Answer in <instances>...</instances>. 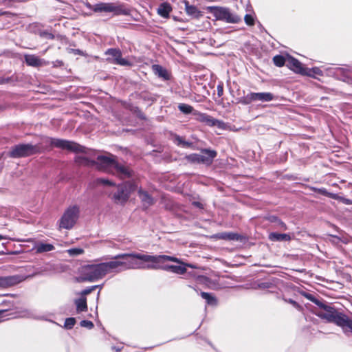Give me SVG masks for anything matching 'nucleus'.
<instances>
[{
    "instance_id": "f704fd0d",
    "label": "nucleus",
    "mask_w": 352,
    "mask_h": 352,
    "mask_svg": "<svg viewBox=\"0 0 352 352\" xmlns=\"http://www.w3.org/2000/svg\"><path fill=\"white\" fill-rule=\"evenodd\" d=\"M193 115L196 116L197 121L202 123H204L207 116H208V114L206 113H201L199 111H195V112H193Z\"/></svg>"
},
{
    "instance_id": "423d86ee",
    "label": "nucleus",
    "mask_w": 352,
    "mask_h": 352,
    "mask_svg": "<svg viewBox=\"0 0 352 352\" xmlns=\"http://www.w3.org/2000/svg\"><path fill=\"white\" fill-rule=\"evenodd\" d=\"M79 216V208L77 206L68 208L60 220V228L72 229L76 224Z\"/></svg>"
},
{
    "instance_id": "5701e85b",
    "label": "nucleus",
    "mask_w": 352,
    "mask_h": 352,
    "mask_svg": "<svg viewBox=\"0 0 352 352\" xmlns=\"http://www.w3.org/2000/svg\"><path fill=\"white\" fill-rule=\"evenodd\" d=\"M172 11V7L169 3L164 2L160 5L157 8V13L164 18H168Z\"/></svg>"
},
{
    "instance_id": "0eeeda50",
    "label": "nucleus",
    "mask_w": 352,
    "mask_h": 352,
    "mask_svg": "<svg viewBox=\"0 0 352 352\" xmlns=\"http://www.w3.org/2000/svg\"><path fill=\"white\" fill-rule=\"evenodd\" d=\"M104 54L108 56L106 60L109 63L128 67L133 65L131 61L122 58V53L119 48H109L105 51Z\"/></svg>"
},
{
    "instance_id": "4468645a",
    "label": "nucleus",
    "mask_w": 352,
    "mask_h": 352,
    "mask_svg": "<svg viewBox=\"0 0 352 352\" xmlns=\"http://www.w3.org/2000/svg\"><path fill=\"white\" fill-rule=\"evenodd\" d=\"M129 192H127L122 185L118 186V191L113 193L112 198L117 204H124L129 199Z\"/></svg>"
},
{
    "instance_id": "4c0bfd02",
    "label": "nucleus",
    "mask_w": 352,
    "mask_h": 352,
    "mask_svg": "<svg viewBox=\"0 0 352 352\" xmlns=\"http://www.w3.org/2000/svg\"><path fill=\"white\" fill-rule=\"evenodd\" d=\"M201 296L203 298L207 300L209 304H214L216 302V300L210 294L206 292H201Z\"/></svg>"
},
{
    "instance_id": "a18cd8bd",
    "label": "nucleus",
    "mask_w": 352,
    "mask_h": 352,
    "mask_svg": "<svg viewBox=\"0 0 352 352\" xmlns=\"http://www.w3.org/2000/svg\"><path fill=\"white\" fill-rule=\"evenodd\" d=\"M217 95L221 97L223 94V87L222 85H219L217 87Z\"/></svg>"
},
{
    "instance_id": "1a4fd4ad",
    "label": "nucleus",
    "mask_w": 352,
    "mask_h": 352,
    "mask_svg": "<svg viewBox=\"0 0 352 352\" xmlns=\"http://www.w3.org/2000/svg\"><path fill=\"white\" fill-rule=\"evenodd\" d=\"M211 9L214 16L219 20L232 23H237L241 20L240 16L231 13L230 10L227 8L215 6L212 7Z\"/></svg>"
},
{
    "instance_id": "6ab92c4d",
    "label": "nucleus",
    "mask_w": 352,
    "mask_h": 352,
    "mask_svg": "<svg viewBox=\"0 0 352 352\" xmlns=\"http://www.w3.org/2000/svg\"><path fill=\"white\" fill-rule=\"evenodd\" d=\"M337 324L341 327L344 331H352V320L344 314H341L338 318Z\"/></svg>"
},
{
    "instance_id": "3c124183",
    "label": "nucleus",
    "mask_w": 352,
    "mask_h": 352,
    "mask_svg": "<svg viewBox=\"0 0 352 352\" xmlns=\"http://www.w3.org/2000/svg\"><path fill=\"white\" fill-rule=\"evenodd\" d=\"M206 154H211V155L216 154L215 151H211L209 150H206Z\"/></svg>"
},
{
    "instance_id": "8fccbe9b",
    "label": "nucleus",
    "mask_w": 352,
    "mask_h": 352,
    "mask_svg": "<svg viewBox=\"0 0 352 352\" xmlns=\"http://www.w3.org/2000/svg\"><path fill=\"white\" fill-rule=\"evenodd\" d=\"M6 312V310H0V322L3 320V314Z\"/></svg>"
},
{
    "instance_id": "9d476101",
    "label": "nucleus",
    "mask_w": 352,
    "mask_h": 352,
    "mask_svg": "<svg viewBox=\"0 0 352 352\" xmlns=\"http://www.w3.org/2000/svg\"><path fill=\"white\" fill-rule=\"evenodd\" d=\"M286 66L296 74L301 75L310 76L307 72V68L303 67V65L296 58L289 56L287 59Z\"/></svg>"
},
{
    "instance_id": "a19ab883",
    "label": "nucleus",
    "mask_w": 352,
    "mask_h": 352,
    "mask_svg": "<svg viewBox=\"0 0 352 352\" xmlns=\"http://www.w3.org/2000/svg\"><path fill=\"white\" fill-rule=\"evenodd\" d=\"M244 21H245V23L250 26H252L255 23L254 17L251 14H247L245 15Z\"/></svg>"
},
{
    "instance_id": "6e6d98bb",
    "label": "nucleus",
    "mask_w": 352,
    "mask_h": 352,
    "mask_svg": "<svg viewBox=\"0 0 352 352\" xmlns=\"http://www.w3.org/2000/svg\"><path fill=\"white\" fill-rule=\"evenodd\" d=\"M280 224H281L282 228H283L284 229H286V226H285V223H281Z\"/></svg>"
},
{
    "instance_id": "37998d69",
    "label": "nucleus",
    "mask_w": 352,
    "mask_h": 352,
    "mask_svg": "<svg viewBox=\"0 0 352 352\" xmlns=\"http://www.w3.org/2000/svg\"><path fill=\"white\" fill-rule=\"evenodd\" d=\"M96 287H98L97 285L90 287L87 289H84L81 292L80 294L82 296V297H85V296L89 294L91 292H93Z\"/></svg>"
},
{
    "instance_id": "bb28decb",
    "label": "nucleus",
    "mask_w": 352,
    "mask_h": 352,
    "mask_svg": "<svg viewBox=\"0 0 352 352\" xmlns=\"http://www.w3.org/2000/svg\"><path fill=\"white\" fill-rule=\"evenodd\" d=\"M185 4V10L186 13L188 15L194 16H198L199 14V11L195 6H191L189 4V2L186 0L184 1Z\"/></svg>"
},
{
    "instance_id": "9b49d317",
    "label": "nucleus",
    "mask_w": 352,
    "mask_h": 352,
    "mask_svg": "<svg viewBox=\"0 0 352 352\" xmlns=\"http://www.w3.org/2000/svg\"><path fill=\"white\" fill-rule=\"evenodd\" d=\"M113 259L114 261L102 263L106 274L111 272H120L124 270L122 259L116 260L115 257Z\"/></svg>"
},
{
    "instance_id": "ea45409f",
    "label": "nucleus",
    "mask_w": 352,
    "mask_h": 352,
    "mask_svg": "<svg viewBox=\"0 0 352 352\" xmlns=\"http://www.w3.org/2000/svg\"><path fill=\"white\" fill-rule=\"evenodd\" d=\"M39 36L42 38H45L50 40H53L55 38L54 35L52 33L49 32L46 30L41 32L39 33Z\"/></svg>"
},
{
    "instance_id": "79ce46f5",
    "label": "nucleus",
    "mask_w": 352,
    "mask_h": 352,
    "mask_svg": "<svg viewBox=\"0 0 352 352\" xmlns=\"http://www.w3.org/2000/svg\"><path fill=\"white\" fill-rule=\"evenodd\" d=\"M76 323V320L74 318H69L65 320V327L67 329H72Z\"/></svg>"
},
{
    "instance_id": "f03ea898",
    "label": "nucleus",
    "mask_w": 352,
    "mask_h": 352,
    "mask_svg": "<svg viewBox=\"0 0 352 352\" xmlns=\"http://www.w3.org/2000/svg\"><path fill=\"white\" fill-rule=\"evenodd\" d=\"M90 155H77L75 162L80 165L94 167L101 171L117 174L121 179L129 178L133 171L126 166L120 164L114 155H97L91 158Z\"/></svg>"
},
{
    "instance_id": "7c9ffc66",
    "label": "nucleus",
    "mask_w": 352,
    "mask_h": 352,
    "mask_svg": "<svg viewBox=\"0 0 352 352\" xmlns=\"http://www.w3.org/2000/svg\"><path fill=\"white\" fill-rule=\"evenodd\" d=\"M216 237L218 239H222L225 240H238L239 235L234 232H222L217 234Z\"/></svg>"
},
{
    "instance_id": "ddd939ff",
    "label": "nucleus",
    "mask_w": 352,
    "mask_h": 352,
    "mask_svg": "<svg viewBox=\"0 0 352 352\" xmlns=\"http://www.w3.org/2000/svg\"><path fill=\"white\" fill-rule=\"evenodd\" d=\"M138 195L144 208H149L155 202V199L148 193V192L145 191L142 188L138 189Z\"/></svg>"
},
{
    "instance_id": "412c9836",
    "label": "nucleus",
    "mask_w": 352,
    "mask_h": 352,
    "mask_svg": "<svg viewBox=\"0 0 352 352\" xmlns=\"http://www.w3.org/2000/svg\"><path fill=\"white\" fill-rule=\"evenodd\" d=\"M20 281L21 280H19V278L16 276H0V287L6 288L10 287L19 283Z\"/></svg>"
},
{
    "instance_id": "aec40b11",
    "label": "nucleus",
    "mask_w": 352,
    "mask_h": 352,
    "mask_svg": "<svg viewBox=\"0 0 352 352\" xmlns=\"http://www.w3.org/2000/svg\"><path fill=\"white\" fill-rule=\"evenodd\" d=\"M204 124L208 126H217L221 129H225L226 128V124L223 121L216 119L210 115L207 116Z\"/></svg>"
},
{
    "instance_id": "b1692460",
    "label": "nucleus",
    "mask_w": 352,
    "mask_h": 352,
    "mask_svg": "<svg viewBox=\"0 0 352 352\" xmlns=\"http://www.w3.org/2000/svg\"><path fill=\"white\" fill-rule=\"evenodd\" d=\"M24 58L26 64L29 66L38 67L41 65V60L36 55L28 54Z\"/></svg>"
},
{
    "instance_id": "603ef678",
    "label": "nucleus",
    "mask_w": 352,
    "mask_h": 352,
    "mask_svg": "<svg viewBox=\"0 0 352 352\" xmlns=\"http://www.w3.org/2000/svg\"><path fill=\"white\" fill-rule=\"evenodd\" d=\"M193 204L195 205L197 207H199V208L201 207V204L200 203H199V202H194Z\"/></svg>"
},
{
    "instance_id": "39448f33",
    "label": "nucleus",
    "mask_w": 352,
    "mask_h": 352,
    "mask_svg": "<svg viewBox=\"0 0 352 352\" xmlns=\"http://www.w3.org/2000/svg\"><path fill=\"white\" fill-rule=\"evenodd\" d=\"M48 143L50 146L57 148L71 153L76 154H87L89 153V149L83 146L74 141H70L59 138H49Z\"/></svg>"
},
{
    "instance_id": "4d7b16f0",
    "label": "nucleus",
    "mask_w": 352,
    "mask_h": 352,
    "mask_svg": "<svg viewBox=\"0 0 352 352\" xmlns=\"http://www.w3.org/2000/svg\"><path fill=\"white\" fill-rule=\"evenodd\" d=\"M8 14V12H5L2 13L1 14Z\"/></svg>"
},
{
    "instance_id": "6e6552de",
    "label": "nucleus",
    "mask_w": 352,
    "mask_h": 352,
    "mask_svg": "<svg viewBox=\"0 0 352 352\" xmlns=\"http://www.w3.org/2000/svg\"><path fill=\"white\" fill-rule=\"evenodd\" d=\"M274 98V96L272 93L269 92H251L246 96L240 98L238 102L243 105H248L251 104L252 102L258 100L262 102L272 101Z\"/></svg>"
},
{
    "instance_id": "58836bf2",
    "label": "nucleus",
    "mask_w": 352,
    "mask_h": 352,
    "mask_svg": "<svg viewBox=\"0 0 352 352\" xmlns=\"http://www.w3.org/2000/svg\"><path fill=\"white\" fill-rule=\"evenodd\" d=\"M67 253L72 256H77L84 253V250L82 248H72L67 250Z\"/></svg>"
},
{
    "instance_id": "f257e3e1",
    "label": "nucleus",
    "mask_w": 352,
    "mask_h": 352,
    "mask_svg": "<svg viewBox=\"0 0 352 352\" xmlns=\"http://www.w3.org/2000/svg\"><path fill=\"white\" fill-rule=\"evenodd\" d=\"M116 260L122 259L124 270H157L160 263L166 261H173L179 264L183 262L174 256L167 255H149L140 253L120 254L115 256Z\"/></svg>"
},
{
    "instance_id": "393cba45",
    "label": "nucleus",
    "mask_w": 352,
    "mask_h": 352,
    "mask_svg": "<svg viewBox=\"0 0 352 352\" xmlns=\"http://www.w3.org/2000/svg\"><path fill=\"white\" fill-rule=\"evenodd\" d=\"M34 249L36 250V253H43L53 250L54 247L52 244L39 243L35 245Z\"/></svg>"
},
{
    "instance_id": "f8f14e48",
    "label": "nucleus",
    "mask_w": 352,
    "mask_h": 352,
    "mask_svg": "<svg viewBox=\"0 0 352 352\" xmlns=\"http://www.w3.org/2000/svg\"><path fill=\"white\" fill-rule=\"evenodd\" d=\"M341 313L337 312L333 308L325 307L324 311L320 314V316L327 319L329 322H333L337 324L338 318H340Z\"/></svg>"
},
{
    "instance_id": "e433bc0d",
    "label": "nucleus",
    "mask_w": 352,
    "mask_h": 352,
    "mask_svg": "<svg viewBox=\"0 0 352 352\" xmlns=\"http://www.w3.org/2000/svg\"><path fill=\"white\" fill-rule=\"evenodd\" d=\"M131 111H133V113L136 114L137 117L140 118V120H144L146 119L145 114L142 111V110L138 107H133L131 109Z\"/></svg>"
},
{
    "instance_id": "f3484780",
    "label": "nucleus",
    "mask_w": 352,
    "mask_h": 352,
    "mask_svg": "<svg viewBox=\"0 0 352 352\" xmlns=\"http://www.w3.org/2000/svg\"><path fill=\"white\" fill-rule=\"evenodd\" d=\"M34 146L30 144H18L14 146L10 154H28L34 150Z\"/></svg>"
},
{
    "instance_id": "13d9d810",
    "label": "nucleus",
    "mask_w": 352,
    "mask_h": 352,
    "mask_svg": "<svg viewBox=\"0 0 352 352\" xmlns=\"http://www.w3.org/2000/svg\"><path fill=\"white\" fill-rule=\"evenodd\" d=\"M2 109L1 107H0V111Z\"/></svg>"
},
{
    "instance_id": "dca6fc26",
    "label": "nucleus",
    "mask_w": 352,
    "mask_h": 352,
    "mask_svg": "<svg viewBox=\"0 0 352 352\" xmlns=\"http://www.w3.org/2000/svg\"><path fill=\"white\" fill-rule=\"evenodd\" d=\"M214 155H187L188 161L197 163H202L206 165L210 164Z\"/></svg>"
},
{
    "instance_id": "09e8293b",
    "label": "nucleus",
    "mask_w": 352,
    "mask_h": 352,
    "mask_svg": "<svg viewBox=\"0 0 352 352\" xmlns=\"http://www.w3.org/2000/svg\"><path fill=\"white\" fill-rule=\"evenodd\" d=\"M8 239L6 236H3V235H1L0 234V241L1 240H3V239ZM4 254V252H0V255H3Z\"/></svg>"
},
{
    "instance_id": "864d4df0",
    "label": "nucleus",
    "mask_w": 352,
    "mask_h": 352,
    "mask_svg": "<svg viewBox=\"0 0 352 352\" xmlns=\"http://www.w3.org/2000/svg\"><path fill=\"white\" fill-rule=\"evenodd\" d=\"M314 70L316 74H318L319 72H321V71L318 68H315V69H314Z\"/></svg>"
},
{
    "instance_id": "c03bdc74",
    "label": "nucleus",
    "mask_w": 352,
    "mask_h": 352,
    "mask_svg": "<svg viewBox=\"0 0 352 352\" xmlns=\"http://www.w3.org/2000/svg\"><path fill=\"white\" fill-rule=\"evenodd\" d=\"M80 325L88 329H91L94 327V324L91 321L82 320L80 322Z\"/></svg>"
},
{
    "instance_id": "20e7f679",
    "label": "nucleus",
    "mask_w": 352,
    "mask_h": 352,
    "mask_svg": "<svg viewBox=\"0 0 352 352\" xmlns=\"http://www.w3.org/2000/svg\"><path fill=\"white\" fill-rule=\"evenodd\" d=\"M81 276L77 278L78 282L95 281L106 275L102 263L99 264L87 265L80 269Z\"/></svg>"
},
{
    "instance_id": "c756f323",
    "label": "nucleus",
    "mask_w": 352,
    "mask_h": 352,
    "mask_svg": "<svg viewBox=\"0 0 352 352\" xmlns=\"http://www.w3.org/2000/svg\"><path fill=\"white\" fill-rule=\"evenodd\" d=\"M320 192H322L324 195H326L329 196V197H331V198L334 199H338V200L342 201V203H344L345 204H348V205L352 204V201L351 200L346 199V198H344V197H340V196H338L336 194L328 193V192H326L325 190H320Z\"/></svg>"
},
{
    "instance_id": "2f4dec72",
    "label": "nucleus",
    "mask_w": 352,
    "mask_h": 352,
    "mask_svg": "<svg viewBox=\"0 0 352 352\" xmlns=\"http://www.w3.org/2000/svg\"><path fill=\"white\" fill-rule=\"evenodd\" d=\"M122 187L125 189V190L129 192V196L131 192L137 190L138 191V184L135 182H126L122 185Z\"/></svg>"
},
{
    "instance_id": "c9c22d12",
    "label": "nucleus",
    "mask_w": 352,
    "mask_h": 352,
    "mask_svg": "<svg viewBox=\"0 0 352 352\" xmlns=\"http://www.w3.org/2000/svg\"><path fill=\"white\" fill-rule=\"evenodd\" d=\"M175 142L178 146H182L183 147H190L192 143L186 142L183 138L176 135Z\"/></svg>"
},
{
    "instance_id": "cd10ccee",
    "label": "nucleus",
    "mask_w": 352,
    "mask_h": 352,
    "mask_svg": "<svg viewBox=\"0 0 352 352\" xmlns=\"http://www.w3.org/2000/svg\"><path fill=\"white\" fill-rule=\"evenodd\" d=\"M269 237L274 241H289L291 239L290 236L287 234H279L276 232L271 233Z\"/></svg>"
},
{
    "instance_id": "2eb2a0df",
    "label": "nucleus",
    "mask_w": 352,
    "mask_h": 352,
    "mask_svg": "<svg viewBox=\"0 0 352 352\" xmlns=\"http://www.w3.org/2000/svg\"><path fill=\"white\" fill-rule=\"evenodd\" d=\"M152 70L155 75L162 78L164 80H169L171 78L170 73L160 65H153Z\"/></svg>"
},
{
    "instance_id": "5fc2aeb1",
    "label": "nucleus",
    "mask_w": 352,
    "mask_h": 352,
    "mask_svg": "<svg viewBox=\"0 0 352 352\" xmlns=\"http://www.w3.org/2000/svg\"><path fill=\"white\" fill-rule=\"evenodd\" d=\"M184 265H186V266H188L189 267H191V268H195V267L194 265H192L191 264H185Z\"/></svg>"
},
{
    "instance_id": "c85d7f7f",
    "label": "nucleus",
    "mask_w": 352,
    "mask_h": 352,
    "mask_svg": "<svg viewBox=\"0 0 352 352\" xmlns=\"http://www.w3.org/2000/svg\"><path fill=\"white\" fill-rule=\"evenodd\" d=\"M76 309L78 312L85 311L87 309V299L85 297H82L75 300Z\"/></svg>"
},
{
    "instance_id": "7ed1b4c3",
    "label": "nucleus",
    "mask_w": 352,
    "mask_h": 352,
    "mask_svg": "<svg viewBox=\"0 0 352 352\" xmlns=\"http://www.w3.org/2000/svg\"><path fill=\"white\" fill-rule=\"evenodd\" d=\"M86 7L95 13H109L112 12L113 15H128L129 10L126 8L124 3L112 2H100L94 5L87 3Z\"/></svg>"
},
{
    "instance_id": "49530a36",
    "label": "nucleus",
    "mask_w": 352,
    "mask_h": 352,
    "mask_svg": "<svg viewBox=\"0 0 352 352\" xmlns=\"http://www.w3.org/2000/svg\"><path fill=\"white\" fill-rule=\"evenodd\" d=\"M70 50L75 54L82 55V52L79 49H70Z\"/></svg>"
},
{
    "instance_id": "a211bd4d",
    "label": "nucleus",
    "mask_w": 352,
    "mask_h": 352,
    "mask_svg": "<svg viewBox=\"0 0 352 352\" xmlns=\"http://www.w3.org/2000/svg\"><path fill=\"white\" fill-rule=\"evenodd\" d=\"M337 324L341 327L344 331H352V320L344 314H341L338 318Z\"/></svg>"
},
{
    "instance_id": "a878e982",
    "label": "nucleus",
    "mask_w": 352,
    "mask_h": 352,
    "mask_svg": "<svg viewBox=\"0 0 352 352\" xmlns=\"http://www.w3.org/2000/svg\"><path fill=\"white\" fill-rule=\"evenodd\" d=\"M114 186L115 184L111 182V180H109L107 179L104 178H97L95 180H94L93 183L89 184V187L93 188L95 186Z\"/></svg>"
},
{
    "instance_id": "473e14b6",
    "label": "nucleus",
    "mask_w": 352,
    "mask_h": 352,
    "mask_svg": "<svg viewBox=\"0 0 352 352\" xmlns=\"http://www.w3.org/2000/svg\"><path fill=\"white\" fill-rule=\"evenodd\" d=\"M179 110L182 112L184 114H190L195 112V110H194L193 107H192L190 104H185V103H180L178 105Z\"/></svg>"
},
{
    "instance_id": "72a5a7b5",
    "label": "nucleus",
    "mask_w": 352,
    "mask_h": 352,
    "mask_svg": "<svg viewBox=\"0 0 352 352\" xmlns=\"http://www.w3.org/2000/svg\"><path fill=\"white\" fill-rule=\"evenodd\" d=\"M274 64L278 67H283L287 63V59L283 55H276L273 57Z\"/></svg>"
},
{
    "instance_id": "4be33fe9",
    "label": "nucleus",
    "mask_w": 352,
    "mask_h": 352,
    "mask_svg": "<svg viewBox=\"0 0 352 352\" xmlns=\"http://www.w3.org/2000/svg\"><path fill=\"white\" fill-rule=\"evenodd\" d=\"M162 263H160V267L159 269H162L166 271H170L175 274H184L186 272V268L185 266L182 265H162Z\"/></svg>"
},
{
    "instance_id": "de8ad7c7",
    "label": "nucleus",
    "mask_w": 352,
    "mask_h": 352,
    "mask_svg": "<svg viewBox=\"0 0 352 352\" xmlns=\"http://www.w3.org/2000/svg\"><path fill=\"white\" fill-rule=\"evenodd\" d=\"M10 81V79L9 78H1L0 79V84H4V83H7Z\"/></svg>"
}]
</instances>
